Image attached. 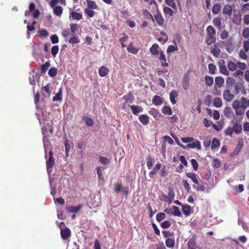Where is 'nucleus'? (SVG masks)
<instances>
[{
	"mask_svg": "<svg viewBox=\"0 0 249 249\" xmlns=\"http://www.w3.org/2000/svg\"><path fill=\"white\" fill-rule=\"evenodd\" d=\"M231 123L233 124V126L232 127L229 126L225 131V135L226 136H231L233 132H234L236 134H240L242 131V125L236 123L233 120Z\"/></svg>",
	"mask_w": 249,
	"mask_h": 249,
	"instance_id": "1",
	"label": "nucleus"
},
{
	"mask_svg": "<svg viewBox=\"0 0 249 249\" xmlns=\"http://www.w3.org/2000/svg\"><path fill=\"white\" fill-rule=\"evenodd\" d=\"M206 43L208 45H210L216 41V31L214 28L209 25L206 29Z\"/></svg>",
	"mask_w": 249,
	"mask_h": 249,
	"instance_id": "2",
	"label": "nucleus"
},
{
	"mask_svg": "<svg viewBox=\"0 0 249 249\" xmlns=\"http://www.w3.org/2000/svg\"><path fill=\"white\" fill-rule=\"evenodd\" d=\"M232 107L234 109L235 114L238 116H242L245 113V109L246 106L243 105H240L239 100H234L232 104Z\"/></svg>",
	"mask_w": 249,
	"mask_h": 249,
	"instance_id": "3",
	"label": "nucleus"
},
{
	"mask_svg": "<svg viewBox=\"0 0 249 249\" xmlns=\"http://www.w3.org/2000/svg\"><path fill=\"white\" fill-rule=\"evenodd\" d=\"M46 164L47 172L50 174L52 172V168L55 164V160L53 157V154L52 150L49 152V159L47 160Z\"/></svg>",
	"mask_w": 249,
	"mask_h": 249,
	"instance_id": "4",
	"label": "nucleus"
},
{
	"mask_svg": "<svg viewBox=\"0 0 249 249\" xmlns=\"http://www.w3.org/2000/svg\"><path fill=\"white\" fill-rule=\"evenodd\" d=\"M42 133L43 135V139L50 135L48 134L49 133L51 135L53 133V127L49 123L47 125H45L42 126Z\"/></svg>",
	"mask_w": 249,
	"mask_h": 249,
	"instance_id": "5",
	"label": "nucleus"
},
{
	"mask_svg": "<svg viewBox=\"0 0 249 249\" xmlns=\"http://www.w3.org/2000/svg\"><path fill=\"white\" fill-rule=\"evenodd\" d=\"M62 225L64 226V223L63 222H61L60 224L61 236L63 240H66L71 236V231L68 228H61V226Z\"/></svg>",
	"mask_w": 249,
	"mask_h": 249,
	"instance_id": "6",
	"label": "nucleus"
},
{
	"mask_svg": "<svg viewBox=\"0 0 249 249\" xmlns=\"http://www.w3.org/2000/svg\"><path fill=\"white\" fill-rule=\"evenodd\" d=\"M221 43L224 45L225 49L228 53H230L233 51L234 45L231 39H230L227 41H221Z\"/></svg>",
	"mask_w": 249,
	"mask_h": 249,
	"instance_id": "7",
	"label": "nucleus"
},
{
	"mask_svg": "<svg viewBox=\"0 0 249 249\" xmlns=\"http://www.w3.org/2000/svg\"><path fill=\"white\" fill-rule=\"evenodd\" d=\"M219 43H215L211 48L210 52L215 57H218L221 53V50L219 48Z\"/></svg>",
	"mask_w": 249,
	"mask_h": 249,
	"instance_id": "8",
	"label": "nucleus"
},
{
	"mask_svg": "<svg viewBox=\"0 0 249 249\" xmlns=\"http://www.w3.org/2000/svg\"><path fill=\"white\" fill-rule=\"evenodd\" d=\"M187 249H200L197 246L196 239L194 236L191 237L187 243Z\"/></svg>",
	"mask_w": 249,
	"mask_h": 249,
	"instance_id": "9",
	"label": "nucleus"
},
{
	"mask_svg": "<svg viewBox=\"0 0 249 249\" xmlns=\"http://www.w3.org/2000/svg\"><path fill=\"white\" fill-rule=\"evenodd\" d=\"M124 103V107L126 104H128V106H129V104H132L134 102V97L131 93H129L126 95H124L123 97Z\"/></svg>",
	"mask_w": 249,
	"mask_h": 249,
	"instance_id": "10",
	"label": "nucleus"
},
{
	"mask_svg": "<svg viewBox=\"0 0 249 249\" xmlns=\"http://www.w3.org/2000/svg\"><path fill=\"white\" fill-rule=\"evenodd\" d=\"M235 7L234 4L230 5V4H226L223 9V14L227 15L229 16H231L232 14V9Z\"/></svg>",
	"mask_w": 249,
	"mask_h": 249,
	"instance_id": "11",
	"label": "nucleus"
},
{
	"mask_svg": "<svg viewBox=\"0 0 249 249\" xmlns=\"http://www.w3.org/2000/svg\"><path fill=\"white\" fill-rule=\"evenodd\" d=\"M234 96L231 94L228 89L225 90L223 92V98L225 101L230 102L234 98Z\"/></svg>",
	"mask_w": 249,
	"mask_h": 249,
	"instance_id": "12",
	"label": "nucleus"
},
{
	"mask_svg": "<svg viewBox=\"0 0 249 249\" xmlns=\"http://www.w3.org/2000/svg\"><path fill=\"white\" fill-rule=\"evenodd\" d=\"M149 51L151 54L154 55L159 54L160 52L159 51V46L156 43H154L152 45V47L149 49Z\"/></svg>",
	"mask_w": 249,
	"mask_h": 249,
	"instance_id": "13",
	"label": "nucleus"
},
{
	"mask_svg": "<svg viewBox=\"0 0 249 249\" xmlns=\"http://www.w3.org/2000/svg\"><path fill=\"white\" fill-rule=\"evenodd\" d=\"M109 72V69L106 66H103L99 69L98 73L100 76L105 77Z\"/></svg>",
	"mask_w": 249,
	"mask_h": 249,
	"instance_id": "14",
	"label": "nucleus"
},
{
	"mask_svg": "<svg viewBox=\"0 0 249 249\" xmlns=\"http://www.w3.org/2000/svg\"><path fill=\"white\" fill-rule=\"evenodd\" d=\"M154 17L158 25L159 26H162L164 22V19L159 11L154 15Z\"/></svg>",
	"mask_w": 249,
	"mask_h": 249,
	"instance_id": "15",
	"label": "nucleus"
},
{
	"mask_svg": "<svg viewBox=\"0 0 249 249\" xmlns=\"http://www.w3.org/2000/svg\"><path fill=\"white\" fill-rule=\"evenodd\" d=\"M160 56L159 59L160 61L161 65L163 67H167L168 66V64L166 62V57L165 55L164 54L163 51L160 52Z\"/></svg>",
	"mask_w": 249,
	"mask_h": 249,
	"instance_id": "16",
	"label": "nucleus"
},
{
	"mask_svg": "<svg viewBox=\"0 0 249 249\" xmlns=\"http://www.w3.org/2000/svg\"><path fill=\"white\" fill-rule=\"evenodd\" d=\"M178 93L176 90H173L170 93V100L173 105L176 104L177 101L175 98L178 96Z\"/></svg>",
	"mask_w": 249,
	"mask_h": 249,
	"instance_id": "17",
	"label": "nucleus"
},
{
	"mask_svg": "<svg viewBox=\"0 0 249 249\" xmlns=\"http://www.w3.org/2000/svg\"><path fill=\"white\" fill-rule=\"evenodd\" d=\"M213 25L219 30L222 29V20L220 18H215L213 20Z\"/></svg>",
	"mask_w": 249,
	"mask_h": 249,
	"instance_id": "18",
	"label": "nucleus"
},
{
	"mask_svg": "<svg viewBox=\"0 0 249 249\" xmlns=\"http://www.w3.org/2000/svg\"><path fill=\"white\" fill-rule=\"evenodd\" d=\"M187 147L191 149L195 148H196L198 150H200L201 149L200 142L198 141H196L193 143L188 144L187 145Z\"/></svg>",
	"mask_w": 249,
	"mask_h": 249,
	"instance_id": "19",
	"label": "nucleus"
},
{
	"mask_svg": "<svg viewBox=\"0 0 249 249\" xmlns=\"http://www.w3.org/2000/svg\"><path fill=\"white\" fill-rule=\"evenodd\" d=\"M152 103L155 105L159 106L163 103V99L158 95H155L152 99Z\"/></svg>",
	"mask_w": 249,
	"mask_h": 249,
	"instance_id": "20",
	"label": "nucleus"
},
{
	"mask_svg": "<svg viewBox=\"0 0 249 249\" xmlns=\"http://www.w3.org/2000/svg\"><path fill=\"white\" fill-rule=\"evenodd\" d=\"M127 50L129 53L137 54L139 52V49L133 46L132 42L130 43L127 47Z\"/></svg>",
	"mask_w": 249,
	"mask_h": 249,
	"instance_id": "21",
	"label": "nucleus"
},
{
	"mask_svg": "<svg viewBox=\"0 0 249 249\" xmlns=\"http://www.w3.org/2000/svg\"><path fill=\"white\" fill-rule=\"evenodd\" d=\"M130 108L133 113L134 115H137L139 113L142 111V107L138 106L132 105L130 106Z\"/></svg>",
	"mask_w": 249,
	"mask_h": 249,
	"instance_id": "22",
	"label": "nucleus"
},
{
	"mask_svg": "<svg viewBox=\"0 0 249 249\" xmlns=\"http://www.w3.org/2000/svg\"><path fill=\"white\" fill-rule=\"evenodd\" d=\"M41 90L45 92V93H43V95L44 96L48 97H50L51 94V91L50 90V84H47L45 86L41 88Z\"/></svg>",
	"mask_w": 249,
	"mask_h": 249,
	"instance_id": "23",
	"label": "nucleus"
},
{
	"mask_svg": "<svg viewBox=\"0 0 249 249\" xmlns=\"http://www.w3.org/2000/svg\"><path fill=\"white\" fill-rule=\"evenodd\" d=\"M140 121L143 124L146 125L149 122V117L146 114H142L139 117Z\"/></svg>",
	"mask_w": 249,
	"mask_h": 249,
	"instance_id": "24",
	"label": "nucleus"
},
{
	"mask_svg": "<svg viewBox=\"0 0 249 249\" xmlns=\"http://www.w3.org/2000/svg\"><path fill=\"white\" fill-rule=\"evenodd\" d=\"M175 241L174 238H168L165 241V245L168 248L173 249L175 246Z\"/></svg>",
	"mask_w": 249,
	"mask_h": 249,
	"instance_id": "25",
	"label": "nucleus"
},
{
	"mask_svg": "<svg viewBox=\"0 0 249 249\" xmlns=\"http://www.w3.org/2000/svg\"><path fill=\"white\" fill-rule=\"evenodd\" d=\"M224 83V79L221 76H217L215 78V84L218 88L223 86Z\"/></svg>",
	"mask_w": 249,
	"mask_h": 249,
	"instance_id": "26",
	"label": "nucleus"
},
{
	"mask_svg": "<svg viewBox=\"0 0 249 249\" xmlns=\"http://www.w3.org/2000/svg\"><path fill=\"white\" fill-rule=\"evenodd\" d=\"M58 2H59L64 5H66V0H51L49 4L51 7L53 8L54 7L56 6V5Z\"/></svg>",
	"mask_w": 249,
	"mask_h": 249,
	"instance_id": "27",
	"label": "nucleus"
},
{
	"mask_svg": "<svg viewBox=\"0 0 249 249\" xmlns=\"http://www.w3.org/2000/svg\"><path fill=\"white\" fill-rule=\"evenodd\" d=\"M70 16L73 19L79 20L82 18V14L75 11L71 12Z\"/></svg>",
	"mask_w": 249,
	"mask_h": 249,
	"instance_id": "28",
	"label": "nucleus"
},
{
	"mask_svg": "<svg viewBox=\"0 0 249 249\" xmlns=\"http://www.w3.org/2000/svg\"><path fill=\"white\" fill-rule=\"evenodd\" d=\"M53 9L54 14L59 17H60L63 12L62 7L61 6H56L54 7Z\"/></svg>",
	"mask_w": 249,
	"mask_h": 249,
	"instance_id": "29",
	"label": "nucleus"
},
{
	"mask_svg": "<svg viewBox=\"0 0 249 249\" xmlns=\"http://www.w3.org/2000/svg\"><path fill=\"white\" fill-rule=\"evenodd\" d=\"M241 15L239 13L238 14H233L232 21L236 25H239L241 22Z\"/></svg>",
	"mask_w": 249,
	"mask_h": 249,
	"instance_id": "30",
	"label": "nucleus"
},
{
	"mask_svg": "<svg viewBox=\"0 0 249 249\" xmlns=\"http://www.w3.org/2000/svg\"><path fill=\"white\" fill-rule=\"evenodd\" d=\"M82 207L81 205H78L77 206H69L67 207V210L71 213H77Z\"/></svg>",
	"mask_w": 249,
	"mask_h": 249,
	"instance_id": "31",
	"label": "nucleus"
},
{
	"mask_svg": "<svg viewBox=\"0 0 249 249\" xmlns=\"http://www.w3.org/2000/svg\"><path fill=\"white\" fill-rule=\"evenodd\" d=\"M182 211L183 213L186 215L188 216L191 213V207L188 205H182Z\"/></svg>",
	"mask_w": 249,
	"mask_h": 249,
	"instance_id": "32",
	"label": "nucleus"
},
{
	"mask_svg": "<svg viewBox=\"0 0 249 249\" xmlns=\"http://www.w3.org/2000/svg\"><path fill=\"white\" fill-rule=\"evenodd\" d=\"M224 113L226 117L227 118H231L234 115L232 110L229 107H227L225 108Z\"/></svg>",
	"mask_w": 249,
	"mask_h": 249,
	"instance_id": "33",
	"label": "nucleus"
},
{
	"mask_svg": "<svg viewBox=\"0 0 249 249\" xmlns=\"http://www.w3.org/2000/svg\"><path fill=\"white\" fill-rule=\"evenodd\" d=\"M161 112L162 113L168 115H171L173 113L171 107L168 106H164L161 109Z\"/></svg>",
	"mask_w": 249,
	"mask_h": 249,
	"instance_id": "34",
	"label": "nucleus"
},
{
	"mask_svg": "<svg viewBox=\"0 0 249 249\" xmlns=\"http://www.w3.org/2000/svg\"><path fill=\"white\" fill-rule=\"evenodd\" d=\"M146 164L149 169H151L154 163H155V160L151 157H148L146 159Z\"/></svg>",
	"mask_w": 249,
	"mask_h": 249,
	"instance_id": "35",
	"label": "nucleus"
},
{
	"mask_svg": "<svg viewBox=\"0 0 249 249\" xmlns=\"http://www.w3.org/2000/svg\"><path fill=\"white\" fill-rule=\"evenodd\" d=\"M62 89L60 88L58 92L55 94V96L53 98V101L54 102L57 101H61L62 99Z\"/></svg>",
	"mask_w": 249,
	"mask_h": 249,
	"instance_id": "36",
	"label": "nucleus"
},
{
	"mask_svg": "<svg viewBox=\"0 0 249 249\" xmlns=\"http://www.w3.org/2000/svg\"><path fill=\"white\" fill-rule=\"evenodd\" d=\"M186 176L188 178H190L193 182L196 184H198V181L196 178V175L195 173L189 172L186 174Z\"/></svg>",
	"mask_w": 249,
	"mask_h": 249,
	"instance_id": "37",
	"label": "nucleus"
},
{
	"mask_svg": "<svg viewBox=\"0 0 249 249\" xmlns=\"http://www.w3.org/2000/svg\"><path fill=\"white\" fill-rule=\"evenodd\" d=\"M213 105L216 107H220L222 105V100L219 97H215L213 100Z\"/></svg>",
	"mask_w": 249,
	"mask_h": 249,
	"instance_id": "38",
	"label": "nucleus"
},
{
	"mask_svg": "<svg viewBox=\"0 0 249 249\" xmlns=\"http://www.w3.org/2000/svg\"><path fill=\"white\" fill-rule=\"evenodd\" d=\"M205 80L206 84L208 86H211L213 84V77H212V76H210L209 75H206L205 77Z\"/></svg>",
	"mask_w": 249,
	"mask_h": 249,
	"instance_id": "39",
	"label": "nucleus"
},
{
	"mask_svg": "<svg viewBox=\"0 0 249 249\" xmlns=\"http://www.w3.org/2000/svg\"><path fill=\"white\" fill-rule=\"evenodd\" d=\"M36 115L37 116V118L39 122V123L40 124H44L45 120H47L46 119H45V118L43 116V113L42 111L41 113H36Z\"/></svg>",
	"mask_w": 249,
	"mask_h": 249,
	"instance_id": "40",
	"label": "nucleus"
},
{
	"mask_svg": "<svg viewBox=\"0 0 249 249\" xmlns=\"http://www.w3.org/2000/svg\"><path fill=\"white\" fill-rule=\"evenodd\" d=\"M163 10V12L165 15H169L170 17H171L173 16V11L169 7H167V6L164 7Z\"/></svg>",
	"mask_w": 249,
	"mask_h": 249,
	"instance_id": "41",
	"label": "nucleus"
},
{
	"mask_svg": "<svg viewBox=\"0 0 249 249\" xmlns=\"http://www.w3.org/2000/svg\"><path fill=\"white\" fill-rule=\"evenodd\" d=\"M168 197L170 199V202H173L174 199V197H175V193H174V190L171 189V188H170L169 189V191H168V195H167Z\"/></svg>",
	"mask_w": 249,
	"mask_h": 249,
	"instance_id": "42",
	"label": "nucleus"
},
{
	"mask_svg": "<svg viewBox=\"0 0 249 249\" xmlns=\"http://www.w3.org/2000/svg\"><path fill=\"white\" fill-rule=\"evenodd\" d=\"M221 9V6L218 3H216L213 5L212 8V12L213 14H218Z\"/></svg>",
	"mask_w": 249,
	"mask_h": 249,
	"instance_id": "43",
	"label": "nucleus"
},
{
	"mask_svg": "<svg viewBox=\"0 0 249 249\" xmlns=\"http://www.w3.org/2000/svg\"><path fill=\"white\" fill-rule=\"evenodd\" d=\"M228 68L230 71H234L237 69V65L235 63L230 61L228 63Z\"/></svg>",
	"mask_w": 249,
	"mask_h": 249,
	"instance_id": "44",
	"label": "nucleus"
},
{
	"mask_svg": "<svg viewBox=\"0 0 249 249\" xmlns=\"http://www.w3.org/2000/svg\"><path fill=\"white\" fill-rule=\"evenodd\" d=\"M220 145V142L216 138H213L212 141L211 148L215 149L218 147Z\"/></svg>",
	"mask_w": 249,
	"mask_h": 249,
	"instance_id": "45",
	"label": "nucleus"
},
{
	"mask_svg": "<svg viewBox=\"0 0 249 249\" xmlns=\"http://www.w3.org/2000/svg\"><path fill=\"white\" fill-rule=\"evenodd\" d=\"M166 217V215L163 213H159L156 215V219L157 220L160 222L162 220L164 219Z\"/></svg>",
	"mask_w": 249,
	"mask_h": 249,
	"instance_id": "46",
	"label": "nucleus"
},
{
	"mask_svg": "<svg viewBox=\"0 0 249 249\" xmlns=\"http://www.w3.org/2000/svg\"><path fill=\"white\" fill-rule=\"evenodd\" d=\"M50 66V63L49 61L46 62L44 64L42 65L41 66V72L42 73H45L48 69L49 68V66Z\"/></svg>",
	"mask_w": 249,
	"mask_h": 249,
	"instance_id": "47",
	"label": "nucleus"
},
{
	"mask_svg": "<svg viewBox=\"0 0 249 249\" xmlns=\"http://www.w3.org/2000/svg\"><path fill=\"white\" fill-rule=\"evenodd\" d=\"M88 8L97 9V6L95 2L90 0H87Z\"/></svg>",
	"mask_w": 249,
	"mask_h": 249,
	"instance_id": "48",
	"label": "nucleus"
},
{
	"mask_svg": "<svg viewBox=\"0 0 249 249\" xmlns=\"http://www.w3.org/2000/svg\"><path fill=\"white\" fill-rule=\"evenodd\" d=\"M65 147V153L67 157L68 156V153L71 148V144L69 143L67 139H65V141L64 142Z\"/></svg>",
	"mask_w": 249,
	"mask_h": 249,
	"instance_id": "49",
	"label": "nucleus"
},
{
	"mask_svg": "<svg viewBox=\"0 0 249 249\" xmlns=\"http://www.w3.org/2000/svg\"><path fill=\"white\" fill-rule=\"evenodd\" d=\"M57 73V70L55 68H51L49 71L48 74L50 76L52 77H53L56 75Z\"/></svg>",
	"mask_w": 249,
	"mask_h": 249,
	"instance_id": "50",
	"label": "nucleus"
},
{
	"mask_svg": "<svg viewBox=\"0 0 249 249\" xmlns=\"http://www.w3.org/2000/svg\"><path fill=\"white\" fill-rule=\"evenodd\" d=\"M142 14L143 15L147 18V19H152V21L154 20L153 16L147 10H144L142 12Z\"/></svg>",
	"mask_w": 249,
	"mask_h": 249,
	"instance_id": "51",
	"label": "nucleus"
},
{
	"mask_svg": "<svg viewBox=\"0 0 249 249\" xmlns=\"http://www.w3.org/2000/svg\"><path fill=\"white\" fill-rule=\"evenodd\" d=\"M172 208L174 210L173 214L175 216H181V213L180 211L179 208L176 206H173Z\"/></svg>",
	"mask_w": 249,
	"mask_h": 249,
	"instance_id": "52",
	"label": "nucleus"
},
{
	"mask_svg": "<svg viewBox=\"0 0 249 249\" xmlns=\"http://www.w3.org/2000/svg\"><path fill=\"white\" fill-rule=\"evenodd\" d=\"M171 136L174 138V139L175 140L176 143L180 147H181V148H183V149H185L186 148V146L180 143L179 141V139L176 136H175L174 134H172V133H171L170 134Z\"/></svg>",
	"mask_w": 249,
	"mask_h": 249,
	"instance_id": "53",
	"label": "nucleus"
},
{
	"mask_svg": "<svg viewBox=\"0 0 249 249\" xmlns=\"http://www.w3.org/2000/svg\"><path fill=\"white\" fill-rule=\"evenodd\" d=\"M208 69L210 73H211L212 74H214L215 73L216 68L214 64L212 63L209 64L208 65Z\"/></svg>",
	"mask_w": 249,
	"mask_h": 249,
	"instance_id": "54",
	"label": "nucleus"
},
{
	"mask_svg": "<svg viewBox=\"0 0 249 249\" xmlns=\"http://www.w3.org/2000/svg\"><path fill=\"white\" fill-rule=\"evenodd\" d=\"M221 165V162L220 161L216 159H214L213 160V167L215 168H219Z\"/></svg>",
	"mask_w": 249,
	"mask_h": 249,
	"instance_id": "55",
	"label": "nucleus"
},
{
	"mask_svg": "<svg viewBox=\"0 0 249 249\" xmlns=\"http://www.w3.org/2000/svg\"><path fill=\"white\" fill-rule=\"evenodd\" d=\"M165 2L167 5L171 6L173 9H176L177 7L175 0H165Z\"/></svg>",
	"mask_w": 249,
	"mask_h": 249,
	"instance_id": "56",
	"label": "nucleus"
},
{
	"mask_svg": "<svg viewBox=\"0 0 249 249\" xmlns=\"http://www.w3.org/2000/svg\"><path fill=\"white\" fill-rule=\"evenodd\" d=\"M79 25L76 23H72L71 25V30L72 33V35L74 36L75 33V31L79 28Z\"/></svg>",
	"mask_w": 249,
	"mask_h": 249,
	"instance_id": "57",
	"label": "nucleus"
},
{
	"mask_svg": "<svg viewBox=\"0 0 249 249\" xmlns=\"http://www.w3.org/2000/svg\"><path fill=\"white\" fill-rule=\"evenodd\" d=\"M175 43L176 45L175 46L170 45L168 46V47L167 48V53H172L173 52H174V51L178 50V47L177 45H176V42Z\"/></svg>",
	"mask_w": 249,
	"mask_h": 249,
	"instance_id": "58",
	"label": "nucleus"
},
{
	"mask_svg": "<svg viewBox=\"0 0 249 249\" xmlns=\"http://www.w3.org/2000/svg\"><path fill=\"white\" fill-rule=\"evenodd\" d=\"M59 51V47L58 45L53 46L51 49V53L53 57H55Z\"/></svg>",
	"mask_w": 249,
	"mask_h": 249,
	"instance_id": "59",
	"label": "nucleus"
},
{
	"mask_svg": "<svg viewBox=\"0 0 249 249\" xmlns=\"http://www.w3.org/2000/svg\"><path fill=\"white\" fill-rule=\"evenodd\" d=\"M80 40L78 39V36H75V35L73 36L72 37H71L69 42L71 44H77L79 42Z\"/></svg>",
	"mask_w": 249,
	"mask_h": 249,
	"instance_id": "60",
	"label": "nucleus"
},
{
	"mask_svg": "<svg viewBox=\"0 0 249 249\" xmlns=\"http://www.w3.org/2000/svg\"><path fill=\"white\" fill-rule=\"evenodd\" d=\"M38 33L41 37H47L49 35L48 31L44 29L38 31Z\"/></svg>",
	"mask_w": 249,
	"mask_h": 249,
	"instance_id": "61",
	"label": "nucleus"
},
{
	"mask_svg": "<svg viewBox=\"0 0 249 249\" xmlns=\"http://www.w3.org/2000/svg\"><path fill=\"white\" fill-rule=\"evenodd\" d=\"M171 226V222L170 221L167 220L163 222H162L160 224V226L163 229H166L170 227Z\"/></svg>",
	"mask_w": 249,
	"mask_h": 249,
	"instance_id": "62",
	"label": "nucleus"
},
{
	"mask_svg": "<svg viewBox=\"0 0 249 249\" xmlns=\"http://www.w3.org/2000/svg\"><path fill=\"white\" fill-rule=\"evenodd\" d=\"M220 72L225 75H229L230 73L228 70H227L226 66L220 67L219 68Z\"/></svg>",
	"mask_w": 249,
	"mask_h": 249,
	"instance_id": "63",
	"label": "nucleus"
},
{
	"mask_svg": "<svg viewBox=\"0 0 249 249\" xmlns=\"http://www.w3.org/2000/svg\"><path fill=\"white\" fill-rule=\"evenodd\" d=\"M242 35L246 38H249V28H245L243 30Z\"/></svg>",
	"mask_w": 249,
	"mask_h": 249,
	"instance_id": "64",
	"label": "nucleus"
}]
</instances>
